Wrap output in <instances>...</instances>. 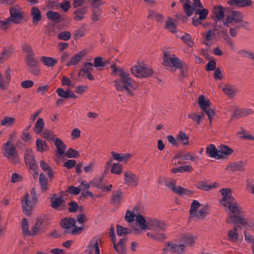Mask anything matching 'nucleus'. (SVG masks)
I'll return each instance as SVG.
<instances>
[{"mask_svg": "<svg viewBox=\"0 0 254 254\" xmlns=\"http://www.w3.org/2000/svg\"><path fill=\"white\" fill-rule=\"evenodd\" d=\"M148 227L147 229L154 230L157 231H164L167 226L163 221L156 218H148Z\"/></svg>", "mask_w": 254, "mask_h": 254, "instance_id": "14", "label": "nucleus"}, {"mask_svg": "<svg viewBox=\"0 0 254 254\" xmlns=\"http://www.w3.org/2000/svg\"><path fill=\"white\" fill-rule=\"evenodd\" d=\"M195 13L199 15V19L201 20L205 19L208 14V10L206 8H204L203 5L200 6H195Z\"/></svg>", "mask_w": 254, "mask_h": 254, "instance_id": "36", "label": "nucleus"}, {"mask_svg": "<svg viewBox=\"0 0 254 254\" xmlns=\"http://www.w3.org/2000/svg\"><path fill=\"white\" fill-rule=\"evenodd\" d=\"M93 64L91 63H85L81 69L79 71L78 76L79 77H85L86 74L90 73L93 68Z\"/></svg>", "mask_w": 254, "mask_h": 254, "instance_id": "29", "label": "nucleus"}, {"mask_svg": "<svg viewBox=\"0 0 254 254\" xmlns=\"http://www.w3.org/2000/svg\"><path fill=\"white\" fill-rule=\"evenodd\" d=\"M159 183H164L166 187L171 189L176 193L181 195H190L191 194L190 190L185 189L180 186H176L175 185V182L174 180L165 178H161L159 181Z\"/></svg>", "mask_w": 254, "mask_h": 254, "instance_id": "7", "label": "nucleus"}, {"mask_svg": "<svg viewBox=\"0 0 254 254\" xmlns=\"http://www.w3.org/2000/svg\"><path fill=\"white\" fill-rule=\"evenodd\" d=\"M228 237L229 240L233 242H235L238 240V234L236 228L228 231Z\"/></svg>", "mask_w": 254, "mask_h": 254, "instance_id": "56", "label": "nucleus"}, {"mask_svg": "<svg viewBox=\"0 0 254 254\" xmlns=\"http://www.w3.org/2000/svg\"><path fill=\"white\" fill-rule=\"evenodd\" d=\"M198 103L201 110L206 113L209 119L210 123H211L215 113L211 108V103L210 100L205 98L203 95H201L198 98Z\"/></svg>", "mask_w": 254, "mask_h": 254, "instance_id": "8", "label": "nucleus"}, {"mask_svg": "<svg viewBox=\"0 0 254 254\" xmlns=\"http://www.w3.org/2000/svg\"><path fill=\"white\" fill-rule=\"evenodd\" d=\"M204 115L202 113L197 114L195 113H193L190 114L189 115V118L191 119L193 121L195 122L197 125H199L201 120L204 118Z\"/></svg>", "mask_w": 254, "mask_h": 254, "instance_id": "51", "label": "nucleus"}, {"mask_svg": "<svg viewBox=\"0 0 254 254\" xmlns=\"http://www.w3.org/2000/svg\"><path fill=\"white\" fill-rule=\"evenodd\" d=\"M38 201V197L34 189L29 193L25 192L21 198V204L23 212L26 215H29L34 209Z\"/></svg>", "mask_w": 254, "mask_h": 254, "instance_id": "2", "label": "nucleus"}, {"mask_svg": "<svg viewBox=\"0 0 254 254\" xmlns=\"http://www.w3.org/2000/svg\"><path fill=\"white\" fill-rule=\"evenodd\" d=\"M233 152V150L228 146L225 145H221L218 149L219 159L230 155Z\"/></svg>", "mask_w": 254, "mask_h": 254, "instance_id": "27", "label": "nucleus"}, {"mask_svg": "<svg viewBox=\"0 0 254 254\" xmlns=\"http://www.w3.org/2000/svg\"><path fill=\"white\" fill-rule=\"evenodd\" d=\"M9 12L10 17L4 19L7 29L10 27L12 23L16 24L20 23L25 17L24 12L18 8L11 7Z\"/></svg>", "mask_w": 254, "mask_h": 254, "instance_id": "5", "label": "nucleus"}, {"mask_svg": "<svg viewBox=\"0 0 254 254\" xmlns=\"http://www.w3.org/2000/svg\"><path fill=\"white\" fill-rule=\"evenodd\" d=\"M16 122V119L13 116H4L0 121L1 127H9L13 126Z\"/></svg>", "mask_w": 254, "mask_h": 254, "instance_id": "22", "label": "nucleus"}, {"mask_svg": "<svg viewBox=\"0 0 254 254\" xmlns=\"http://www.w3.org/2000/svg\"><path fill=\"white\" fill-rule=\"evenodd\" d=\"M203 43L207 46H211L215 37V30H209L202 34Z\"/></svg>", "mask_w": 254, "mask_h": 254, "instance_id": "21", "label": "nucleus"}, {"mask_svg": "<svg viewBox=\"0 0 254 254\" xmlns=\"http://www.w3.org/2000/svg\"><path fill=\"white\" fill-rule=\"evenodd\" d=\"M40 61L45 65L48 67H53L58 63L56 59L44 56L41 58Z\"/></svg>", "mask_w": 254, "mask_h": 254, "instance_id": "40", "label": "nucleus"}, {"mask_svg": "<svg viewBox=\"0 0 254 254\" xmlns=\"http://www.w3.org/2000/svg\"><path fill=\"white\" fill-rule=\"evenodd\" d=\"M163 64L165 68L173 72L180 67L181 64V61L175 54H171L167 52H164L163 57Z\"/></svg>", "mask_w": 254, "mask_h": 254, "instance_id": "4", "label": "nucleus"}, {"mask_svg": "<svg viewBox=\"0 0 254 254\" xmlns=\"http://www.w3.org/2000/svg\"><path fill=\"white\" fill-rule=\"evenodd\" d=\"M26 62L28 68L38 65V62L34 58L33 55H27L26 57Z\"/></svg>", "mask_w": 254, "mask_h": 254, "instance_id": "50", "label": "nucleus"}, {"mask_svg": "<svg viewBox=\"0 0 254 254\" xmlns=\"http://www.w3.org/2000/svg\"><path fill=\"white\" fill-rule=\"evenodd\" d=\"M99 242L100 240L98 238L95 237L92 239L86 250L87 254H100Z\"/></svg>", "mask_w": 254, "mask_h": 254, "instance_id": "18", "label": "nucleus"}, {"mask_svg": "<svg viewBox=\"0 0 254 254\" xmlns=\"http://www.w3.org/2000/svg\"><path fill=\"white\" fill-rule=\"evenodd\" d=\"M64 154L68 158H76L79 156L78 152L72 148H69L66 152H65Z\"/></svg>", "mask_w": 254, "mask_h": 254, "instance_id": "62", "label": "nucleus"}, {"mask_svg": "<svg viewBox=\"0 0 254 254\" xmlns=\"http://www.w3.org/2000/svg\"><path fill=\"white\" fill-rule=\"evenodd\" d=\"M87 8L83 7L76 9L74 12V19L76 21L82 20L84 18V15L87 13Z\"/></svg>", "mask_w": 254, "mask_h": 254, "instance_id": "38", "label": "nucleus"}, {"mask_svg": "<svg viewBox=\"0 0 254 254\" xmlns=\"http://www.w3.org/2000/svg\"><path fill=\"white\" fill-rule=\"evenodd\" d=\"M124 182L126 185L129 187L134 188L137 186L139 179L136 174L130 171L124 173Z\"/></svg>", "mask_w": 254, "mask_h": 254, "instance_id": "16", "label": "nucleus"}, {"mask_svg": "<svg viewBox=\"0 0 254 254\" xmlns=\"http://www.w3.org/2000/svg\"><path fill=\"white\" fill-rule=\"evenodd\" d=\"M75 221L74 219L68 218L63 220L61 222V226L65 229L66 233H70L71 229L74 226Z\"/></svg>", "mask_w": 254, "mask_h": 254, "instance_id": "24", "label": "nucleus"}, {"mask_svg": "<svg viewBox=\"0 0 254 254\" xmlns=\"http://www.w3.org/2000/svg\"><path fill=\"white\" fill-rule=\"evenodd\" d=\"M137 215V213L136 212L135 209H133L132 211L127 210L125 216V219L131 225L135 219Z\"/></svg>", "mask_w": 254, "mask_h": 254, "instance_id": "42", "label": "nucleus"}, {"mask_svg": "<svg viewBox=\"0 0 254 254\" xmlns=\"http://www.w3.org/2000/svg\"><path fill=\"white\" fill-rule=\"evenodd\" d=\"M131 71L132 74L137 77H147L151 76L153 72L151 67L144 64L133 66Z\"/></svg>", "mask_w": 254, "mask_h": 254, "instance_id": "6", "label": "nucleus"}, {"mask_svg": "<svg viewBox=\"0 0 254 254\" xmlns=\"http://www.w3.org/2000/svg\"><path fill=\"white\" fill-rule=\"evenodd\" d=\"M177 36L180 37L184 43L190 47H192L193 45V42L191 40V36L189 34L185 33L183 35H177Z\"/></svg>", "mask_w": 254, "mask_h": 254, "instance_id": "52", "label": "nucleus"}, {"mask_svg": "<svg viewBox=\"0 0 254 254\" xmlns=\"http://www.w3.org/2000/svg\"><path fill=\"white\" fill-rule=\"evenodd\" d=\"M101 10L98 8H92L91 19L94 21H98L100 17Z\"/></svg>", "mask_w": 254, "mask_h": 254, "instance_id": "60", "label": "nucleus"}, {"mask_svg": "<svg viewBox=\"0 0 254 254\" xmlns=\"http://www.w3.org/2000/svg\"><path fill=\"white\" fill-rule=\"evenodd\" d=\"M46 15L49 19L54 21H58L61 18V15L57 12L53 11H48Z\"/></svg>", "mask_w": 254, "mask_h": 254, "instance_id": "55", "label": "nucleus"}, {"mask_svg": "<svg viewBox=\"0 0 254 254\" xmlns=\"http://www.w3.org/2000/svg\"><path fill=\"white\" fill-rule=\"evenodd\" d=\"M39 181L42 189L43 190H46L48 189L47 178L43 173L40 175Z\"/></svg>", "mask_w": 254, "mask_h": 254, "instance_id": "58", "label": "nucleus"}, {"mask_svg": "<svg viewBox=\"0 0 254 254\" xmlns=\"http://www.w3.org/2000/svg\"><path fill=\"white\" fill-rule=\"evenodd\" d=\"M21 228L22 229L23 233L25 236L30 235L31 231L29 230V223L28 220L26 218H23L21 222Z\"/></svg>", "mask_w": 254, "mask_h": 254, "instance_id": "53", "label": "nucleus"}, {"mask_svg": "<svg viewBox=\"0 0 254 254\" xmlns=\"http://www.w3.org/2000/svg\"><path fill=\"white\" fill-rule=\"evenodd\" d=\"M1 151L4 157L12 164H17L19 162V157L14 144L7 141L3 144Z\"/></svg>", "mask_w": 254, "mask_h": 254, "instance_id": "3", "label": "nucleus"}, {"mask_svg": "<svg viewBox=\"0 0 254 254\" xmlns=\"http://www.w3.org/2000/svg\"><path fill=\"white\" fill-rule=\"evenodd\" d=\"M243 15L238 11H233L230 14L226 15L223 20V24L226 27L234 26L243 22Z\"/></svg>", "mask_w": 254, "mask_h": 254, "instance_id": "9", "label": "nucleus"}, {"mask_svg": "<svg viewBox=\"0 0 254 254\" xmlns=\"http://www.w3.org/2000/svg\"><path fill=\"white\" fill-rule=\"evenodd\" d=\"M221 89L228 96L232 97L237 92L236 88L229 85H226L220 87Z\"/></svg>", "mask_w": 254, "mask_h": 254, "instance_id": "43", "label": "nucleus"}, {"mask_svg": "<svg viewBox=\"0 0 254 254\" xmlns=\"http://www.w3.org/2000/svg\"><path fill=\"white\" fill-rule=\"evenodd\" d=\"M219 186L218 183H208L206 182H198L197 184V188L199 189H202L205 191L209 190L213 188H217Z\"/></svg>", "mask_w": 254, "mask_h": 254, "instance_id": "28", "label": "nucleus"}, {"mask_svg": "<svg viewBox=\"0 0 254 254\" xmlns=\"http://www.w3.org/2000/svg\"><path fill=\"white\" fill-rule=\"evenodd\" d=\"M114 82L115 87L118 91L125 92L128 95L132 94L131 90L133 89V80L131 78L130 82V87H128L127 89L125 87L126 85L124 82L123 78L115 80Z\"/></svg>", "mask_w": 254, "mask_h": 254, "instance_id": "17", "label": "nucleus"}, {"mask_svg": "<svg viewBox=\"0 0 254 254\" xmlns=\"http://www.w3.org/2000/svg\"><path fill=\"white\" fill-rule=\"evenodd\" d=\"M51 201L52 206L55 209H60L64 206V201L62 197L59 196L55 194L53 195Z\"/></svg>", "mask_w": 254, "mask_h": 254, "instance_id": "25", "label": "nucleus"}, {"mask_svg": "<svg viewBox=\"0 0 254 254\" xmlns=\"http://www.w3.org/2000/svg\"><path fill=\"white\" fill-rule=\"evenodd\" d=\"M194 240L195 238L189 234L183 235L181 238V242L186 246L192 245L194 243Z\"/></svg>", "mask_w": 254, "mask_h": 254, "instance_id": "41", "label": "nucleus"}, {"mask_svg": "<svg viewBox=\"0 0 254 254\" xmlns=\"http://www.w3.org/2000/svg\"><path fill=\"white\" fill-rule=\"evenodd\" d=\"M93 66L96 68L102 67L105 66V63L103 62V59L100 57H97L94 59Z\"/></svg>", "mask_w": 254, "mask_h": 254, "instance_id": "64", "label": "nucleus"}, {"mask_svg": "<svg viewBox=\"0 0 254 254\" xmlns=\"http://www.w3.org/2000/svg\"><path fill=\"white\" fill-rule=\"evenodd\" d=\"M228 3L231 6L243 7L251 5L252 2L251 0H231L228 1Z\"/></svg>", "mask_w": 254, "mask_h": 254, "instance_id": "30", "label": "nucleus"}, {"mask_svg": "<svg viewBox=\"0 0 254 254\" xmlns=\"http://www.w3.org/2000/svg\"><path fill=\"white\" fill-rule=\"evenodd\" d=\"M224 8L222 6H214L213 13L215 18L218 20H221L224 18Z\"/></svg>", "mask_w": 254, "mask_h": 254, "instance_id": "32", "label": "nucleus"}, {"mask_svg": "<svg viewBox=\"0 0 254 254\" xmlns=\"http://www.w3.org/2000/svg\"><path fill=\"white\" fill-rule=\"evenodd\" d=\"M55 145L58 154L60 155L64 154L66 150V145L61 139L59 138H55Z\"/></svg>", "mask_w": 254, "mask_h": 254, "instance_id": "35", "label": "nucleus"}, {"mask_svg": "<svg viewBox=\"0 0 254 254\" xmlns=\"http://www.w3.org/2000/svg\"><path fill=\"white\" fill-rule=\"evenodd\" d=\"M222 196L220 200L221 205L224 207L226 211H229V219L227 222L229 223L232 220L236 224L244 228H254V221L248 219H244L238 216L240 208L237 202L232 195V191L230 189L225 188L220 190Z\"/></svg>", "mask_w": 254, "mask_h": 254, "instance_id": "1", "label": "nucleus"}, {"mask_svg": "<svg viewBox=\"0 0 254 254\" xmlns=\"http://www.w3.org/2000/svg\"><path fill=\"white\" fill-rule=\"evenodd\" d=\"M245 166V163L242 161L234 162L230 164L226 167V170L230 171H242Z\"/></svg>", "mask_w": 254, "mask_h": 254, "instance_id": "33", "label": "nucleus"}, {"mask_svg": "<svg viewBox=\"0 0 254 254\" xmlns=\"http://www.w3.org/2000/svg\"><path fill=\"white\" fill-rule=\"evenodd\" d=\"M178 142H181L183 145L187 146L189 145V136L183 131H180L176 135Z\"/></svg>", "mask_w": 254, "mask_h": 254, "instance_id": "39", "label": "nucleus"}, {"mask_svg": "<svg viewBox=\"0 0 254 254\" xmlns=\"http://www.w3.org/2000/svg\"><path fill=\"white\" fill-rule=\"evenodd\" d=\"M111 154L114 160L119 162H123L125 164L127 163L132 157V154L128 153H119L115 151H112Z\"/></svg>", "mask_w": 254, "mask_h": 254, "instance_id": "19", "label": "nucleus"}, {"mask_svg": "<svg viewBox=\"0 0 254 254\" xmlns=\"http://www.w3.org/2000/svg\"><path fill=\"white\" fill-rule=\"evenodd\" d=\"M252 111L249 109H237L232 115V118H239L246 117L252 113Z\"/></svg>", "mask_w": 254, "mask_h": 254, "instance_id": "34", "label": "nucleus"}, {"mask_svg": "<svg viewBox=\"0 0 254 254\" xmlns=\"http://www.w3.org/2000/svg\"><path fill=\"white\" fill-rule=\"evenodd\" d=\"M112 242L113 243L114 248L116 250L119 254H126V238H121L118 242H116V240L115 241Z\"/></svg>", "mask_w": 254, "mask_h": 254, "instance_id": "20", "label": "nucleus"}, {"mask_svg": "<svg viewBox=\"0 0 254 254\" xmlns=\"http://www.w3.org/2000/svg\"><path fill=\"white\" fill-rule=\"evenodd\" d=\"M123 197V194L120 191H117L113 193V196L112 198V201L113 203L115 204H118L120 202L122 198Z\"/></svg>", "mask_w": 254, "mask_h": 254, "instance_id": "61", "label": "nucleus"}, {"mask_svg": "<svg viewBox=\"0 0 254 254\" xmlns=\"http://www.w3.org/2000/svg\"><path fill=\"white\" fill-rule=\"evenodd\" d=\"M85 52L80 51L71 58L70 60L67 63L66 65L68 66L74 65L78 64L82 59L85 56Z\"/></svg>", "mask_w": 254, "mask_h": 254, "instance_id": "26", "label": "nucleus"}, {"mask_svg": "<svg viewBox=\"0 0 254 254\" xmlns=\"http://www.w3.org/2000/svg\"><path fill=\"white\" fill-rule=\"evenodd\" d=\"M61 82L62 85L67 86L70 88L74 87L75 85V83L72 82L70 79L67 78L66 76H63L62 77Z\"/></svg>", "mask_w": 254, "mask_h": 254, "instance_id": "63", "label": "nucleus"}, {"mask_svg": "<svg viewBox=\"0 0 254 254\" xmlns=\"http://www.w3.org/2000/svg\"><path fill=\"white\" fill-rule=\"evenodd\" d=\"M147 18L152 20H156L158 22H163L164 17L163 15L155 11H150L149 12Z\"/></svg>", "mask_w": 254, "mask_h": 254, "instance_id": "45", "label": "nucleus"}, {"mask_svg": "<svg viewBox=\"0 0 254 254\" xmlns=\"http://www.w3.org/2000/svg\"><path fill=\"white\" fill-rule=\"evenodd\" d=\"M200 204L197 200H193L190 205V212L191 217H196L198 218H203L206 215L207 212L204 208H200Z\"/></svg>", "mask_w": 254, "mask_h": 254, "instance_id": "11", "label": "nucleus"}, {"mask_svg": "<svg viewBox=\"0 0 254 254\" xmlns=\"http://www.w3.org/2000/svg\"><path fill=\"white\" fill-rule=\"evenodd\" d=\"M111 172L116 175H120L123 172L122 165L119 163H113L111 166Z\"/></svg>", "mask_w": 254, "mask_h": 254, "instance_id": "49", "label": "nucleus"}, {"mask_svg": "<svg viewBox=\"0 0 254 254\" xmlns=\"http://www.w3.org/2000/svg\"><path fill=\"white\" fill-rule=\"evenodd\" d=\"M206 153L210 157L219 159L218 149L214 144H210L207 146Z\"/></svg>", "mask_w": 254, "mask_h": 254, "instance_id": "31", "label": "nucleus"}, {"mask_svg": "<svg viewBox=\"0 0 254 254\" xmlns=\"http://www.w3.org/2000/svg\"><path fill=\"white\" fill-rule=\"evenodd\" d=\"M238 53L242 57L249 58L252 60H254V53H253L250 51L243 49L240 50Z\"/></svg>", "mask_w": 254, "mask_h": 254, "instance_id": "57", "label": "nucleus"}, {"mask_svg": "<svg viewBox=\"0 0 254 254\" xmlns=\"http://www.w3.org/2000/svg\"><path fill=\"white\" fill-rule=\"evenodd\" d=\"M180 2L182 4L184 11L187 16H190L193 11L195 12V6L193 4L192 6L190 4V0H180Z\"/></svg>", "mask_w": 254, "mask_h": 254, "instance_id": "23", "label": "nucleus"}, {"mask_svg": "<svg viewBox=\"0 0 254 254\" xmlns=\"http://www.w3.org/2000/svg\"><path fill=\"white\" fill-rule=\"evenodd\" d=\"M25 162L26 164L29 168L33 171L34 178L38 177V173L37 172L38 165L36 163L34 154L30 149H26L24 155Z\"/></svg>", "mask_w": 254, "mask_h": 254, "instance_id": "10", "label": "nucleus"}, {"mask_svg": "<svg viewBox=\"0 0 254 254\" xmlns=\"http://www.w3.org/2000/svg\"><path fill=\"white\" fill-rule=\"evenodd\" d=\"M135 220L142 230H146L148 229V219H145L142 215L137 214Z\"/></svg>", "mask_w": 254, "mask_h": 254, "instance_id": "37", "label": "nucleus"}, {"mask_svg": "<svg viewBox=\"0 0 254 254\" xmlns=\"http://www.w3.org/2000/svg\"><path fill=\"white\" fill-rule=\"evenodd\" d=\"M31 15L33 23H37L41 20V13L37 7H34L32 8Z\"/></svg>", "mask_w": 254, "mask_h": 254, "instance_id": "47", "label": "nucleus"}, {"mask_svg": "<svg viewBox=\"0 0 254 254\" xmlns=\"http://www.w3.org/2000/svg\"><path fill=\"white\" fill-rule=\"evenodd\" d=\"M110 67L112 70V74L116 76H119L121 78L123 79L126 88L127 89L128 87H130V77L128 73L125 72L121 68L116 66L114 64L112 65Z\"/></svg>", "mask_w": 254, "mask_h": 254, "instance_id": "12", "label": "nucleus"}, {"mask_svg": "<svg viewBox=\"0 0 254 254\" xmlns=\"http://www.w3.org/2000/svg\"><path fill=\"white\" fill-rule=\"evenodd\" d=\"M117 233L119 236H123L126 235L130 233L131 230L123 227L122 226L118 225L117 226Z\"/></svg>", "mask_w": 254, "mask_h": 254, "instance_id": "54", "label": "nucleus"}, {"mask_svg": "<svg viewBox=\"0 0 254 254\" xmlns=\"http://www.w3.org/2000/svg\"><path fill=\"white\" fill-rule=\"evenodd\" d=\"M45 126L43 119L38 118L34 126V131L36 133H40L43 129Z\"/></svg>", "mask_w": 254, "mask_h": 254, "instance_id": "48", "label": "nucleus"}, {"mask_svg": "<svg viewBox=\"0 0 254 254\" xmlns=\"http://www.w3.org/2000/svg\"><path fill=\"white\" fill-rule=\"evenodd\" d=\"M56 92L59 96L62 98L66 99L69 98V93L70 92V90L68 89L65 90L63 88H57Z\"/></svg>", "mask_w": 254, "mask_h": 254, "instance_id": "59", "label": "nucleus"}, {"mask_svg": "<svg viewBox=\"0 0 254 254\" xmlns=\"http://www.w3.org/2000/svg\"><path fill=\"white\" fill-rule=\"evenodd\" d=\"M186 249V246L183 244H177L170 242L167 243L165 247L163 249L164 253H176L178 254L182 253Z\"/></svg>", "mask_w": 254, "mask_h": 254, "instance_id": "15", "label": "nucleus"}, {"mask_svg": "<svg viewBox=\"0 0 254 254\" xmlns=\"http://www.w3.org/2000/svg\"><path fill=\"white\" fill-rule=\"evenodd\" d=\"M165 28L171 33H174L176 32V25L171 18L169 17L166 20Z\"/></svg>", "mask_w": 254, "mask_h": 254, "instance_id": "44", "label": "nucleus"}, {"mask_svg": "<svg viewBox=\"0 0 254 254\" xmlns=\"http://www.w3.org/2000/svg\"><path fill=\"white\" fill-rule=\"evenodd\" d=\"M46 226V222L43 217H38L31 228L30 235L34 236L42 233Z\"/></svg>", "mask_w": 254, "mask_h": 254, "instance_id": "13", "label": "nucleus"}, {"mask_svg": "<svg viewBox=\"0 0 254 254\" xmlns=\"http://www.w3.org/2000/svg\"><path fill=\"white\" fill-rule=\"evenodd\" d=\"M36 148L37 151L43 152L48 150L49 147L45 141L41 139H37L36 140Z\"/></svg>", "mask_w": 254, "mask_h": 254, "instance_id": "46", "label": "nucleus"}]
</instances>
